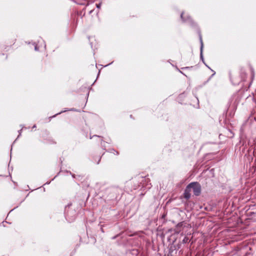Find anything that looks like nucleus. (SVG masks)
<instances>
[{
  "instance_id": "obj_1",
  "label": "nucleus",
  "mask_w": 256,
  "mask_h": 256,
  "mask_svg": "<svg viewBox=\"0 0 256 256\" xmlns=\"http://www.w3.org/2000/svg\"><path fill=\"white\" fill-rule=\"evenodd\" d=\"M188 187L192 189L194 195L198 196L201 192V186L198 182H192L188 184Z\"/></svg>"
},
{
  "instance_id": "obj_2",
  "label": "nucleus",
  "mask_w": 256,
  "mask_h": 256,
  "mask_svg": "<svg viewBox=\"0 0 256 256\" xmlns=\"http://www.w3.org/2000/svg\"><path fill=\"white\" fill-rule=\"evenodd\" d=\"M191 189L190 187H188V184L184 192V196L186 199H188L190 198L191 194H190Z\"/></svg>"
},
{
  "instance_id": "obj_3",
  "label": "nucleus",
  "mask_w": 256,
  "mask_h": 256,
  "mask_svg": "<svg viewBox=\"0 0 256 256\" xmlns=\"http://www.w3.org/2000/svg\"><path fill=\"white\" fill-rule=\"evenodd\" d=\"M201 42V46H200V58L202 60L203 59V56H202V48H203V43L202 42V39H200Z\"/></svg>"
},
{
  "instance_id": "obj_4",
  "label": "nucleus",
  "mask_w": 256,
  "mask_h": 256,
  "mask_svg": "<svg viewBox=\"0 0 256 256\" xmlns=\"http://www.w3.org/2000/svg\"><path fill=\"white\" fill-rule=\"evenodd\" d=\"M188 238H186V237H185V238H184V240H183L182 242H184V243H186V242H188Z\"/></svg>"
},
{
  "instance_id": "obj_5",
  "label": "nucleus",
  "mask_w": 256,
  "mask_h": 256,
  "mask_svg": "<svg viewBox=\"0 0 256 256\" xmlns=\"http://www.w3.org/2000/svg\"><path fill=\"white\" fill-rule=\"evenodd\" d=\"M184 12H182V13L181 14H180V17H181V18L182 19V20L183 21H185V20H184Z\"/></svg>"
},
{
  "instance_id": "obj_6",
  "label": "nucleus",
  "mask_w": 256,
  "mask_h": 256,
  "mask_svg": "<svg viewBox=\"0 0 256 256\" xmlns=\"http://www.w3.org/2000/svg\"><path fill=\"white\" fill-rule=\"evenodd\" d=\"M96 6L98 8H100V4H96Z\"/></svg>"
},
{
  "instance_id": "obj_7",
  "label": "nucleus",
  "mask_w": 256,
  "mask_h": 256,
  "mask_svg": "<svg viewBox=\"0 0 256 256\" xmlns=\"http://www.w3.org/2000/svg\"><path fill=\"white\" fill-rule=\"evenodd\" d=\"M35 50H37V47L36 46H35Z\"/></svg>"
},
{
  "instance_id": "obj_8",
  "label": "nucleus",
  "mask_w": 256,
  "mask_h": 256,
  "mask_svg": "<svg viewBox=\"0 0 256 256\" xmlns=\"http://www.w3.org/2000/svg\"><path fill=\"white\" fill-rule=\"evenodd\" d=\"M100 161V159L99 160L98 162V164H99Z\"/></svg>"
}]
</instances>
